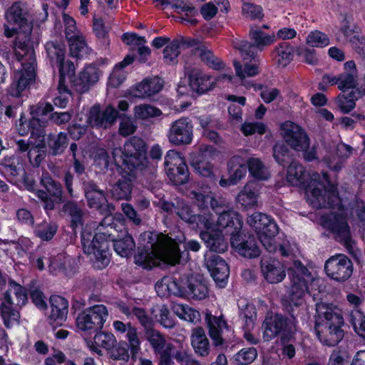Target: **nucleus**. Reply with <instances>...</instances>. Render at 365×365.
Masks as SVG:
<instances>
[{"instance_id":"774afa93","label":"nucleus","mask_w":365,"mask_h":365,"mask_svg":"<svg viewBox=\"0 0 365 365\" xmlns=\"http://www.w3.org/2000/svg\"><path fill=\"white\" fill-rule=\"evenodd\" d=\"M328 365H351L350 355L345 349H336L330 355Z\"/></svg>"},{"instance_id":"09e8293b","label":"nucleus","mask_w":365,"mask_h":365,"mask_svg":"<svg viewBox=\"0 0 365 365\" xmlns=\"http://www.w3.org/2000/svg\"><path fill=\"white\" fill-rule=\"evenodd\" d=\"M24 183L26 188L33 192L36 196L43 203V207L46 210H52L54 208L53 200L48 197L46 192L36 189V182L34 180L25 176Z\"/></svg>"},{"instance_id":"de8ad7c7","label":"nucleus","mask_w":365,"mask_h":365,"mask_svg":"<svg viewBox=\"0 0 365 365\" xmlns=\"http://www.w3.org/2000/svg\"><path fill=\"white\" fill-rule=\"evenodd\" d=\"M172 309L181 319L192 323H197L200 320V312L187 304L175 303L172 307Z\"/></svg>"},{"instance_id":"49530a36","label":"nucleus","mask_w":365,"mask_h":365,"mask_svg":"<svg viewBox=\"0 0 365 365\" xmlns=\"http://www.w3.org/2000/svg\"><path fill=\"white\" fill-rule=\"evenodd\" d=\"M68 41L70 53L73 57L83 58L92 52V50L88 46L83 35L68 39Z\"/></svg>"},{"instance_id":"37998d69","label":"nucleus","mask_w":365,"mask_h":365,"mask_svg":"<svg viewBox=\"0 0 365 365\" xmlns=\"http://www.w3.org/2000/svg\"><path fill=\"white\" fill-rule=\"evenodd\" d=\"M187 281L183 282L181 279L176 277L172 279H164L160 284H157V292L167 290L170 294L176 296H185Z\"/></svg>"},{"instance_id":"aec40b11","label":"nucleus","mask_w":365,"mask_h":365,"mask_svg":"<svg viewBox=\"0 0 365 365\" xmlns=\"http://www.w3.org/2000/svg\"><path fill=\"white\" fill-rule=\"evenodd\" d=\"M205 264L216 284L220 287H224L230 274L225 261L215 253L207 252L205 255Z\"/></svg>"},{"instance_id":"680f3d73","label":"nucleus","mask_w":365,"mask_h":365,"mask_svg":"<svg viewBox=\"0 0 365 365\" xmlns=\"http://www.w3.org/2000/svg\"><path fill=\"white\" fill-rule=\"evenodd\" d=\"M249 170L252 175L259 180H266L269 173L262 161L257 158H250L247 161Z\"/></svg>"},{"instance_id":"338daca9","label":"nucleus","mask_w":365,"mask_h":365,"mask_svg":"<svg viewBox=\"0 0 365 365\" xmlns=\"http://www.w3.org/2000/svg\"><path fill=\"white\" fill-rule=\"evenodd\" d=\"M349 322L354 331L361 337L365 339V315L359 310L351 312Z\"/></svg>"},{"instance_id":"6e6d98bb","label":"nucleus","mask_w":365,"mask_h":365,"mask_svg":"<svg viewBox=\"0 0 365 365\" xmlns=\"http://www.w3.org/2000/svg\"><path fill=\"white\" fill-rule=\"evenodd\" d=\"M57 230L58 225L55 222L43 221L36 227L34 232L41 240L48 241L53 237Z\"/></svg>"},{"instance_id":"7ed1b4c3","label":"nucleus","mask_w":365,"mask_h":365,"mask_svg":"<svg viewBox=\"0 0 365 365\" xmlns=\"http://www.w3.org/2000/svg\"><path fill=\"white\" fill-rule=\"evenodd\" d=\"M139 240L143 249L135 256L137 264L150 269L160 265L161 262L171 265L180 263V249L172 238L163 234L145 232L140 235Z\"/></svg>"},{"instance_id":"ea45409f","label":"nucleus","mask_w":365,"mask_h":365,"mask_svg":"<svg viewBox=\"0 0 365 365\" xmlns=\"http://www.w3.org/2000/svg\"><path fill=\"white\" fill-rule=\"evenodd\" d=\"M259 194L251 185L247 184L237 196V202L245 210L256 208L258 206Z\"/></svg>"},{"instance_id":"9d476101","label":"nucleus","mask_w":365,"mask_h":365,"mask_svg":"<svg viewBox=\"0 0 365 365\" xmlns=\"http://www.w3.org/2000/svg\"><path fill=\"white\" fill-rule=\"evenodd\" d=\"M4 16L8 24L17 25L19 28L15 43L20 37L22 42L31 45L30 35L33 26L26 5L21 1L15 2L6 11Z\"/></svg>"},{"instance_id":"5701e85b","label":"nucleus","mask_w":365,"mask_h":365,"mask_svg":"<svg viewBox=\"0 0 365 365\" xmlns=\"http://www.w3.org/2000/svg\"><path fill=\"white\" fill-rule=\"evenodd\" d=\"M212 217L213 216L212 215ZM213 220H215V219ZM242 227V220L240 215L237 212L230 210L222 211L219 214L216 222L214 221L212 229L217 227L220 231L224 230L227 234L231 235V237H233V235L240 233Z\"/></svg>"},{"instance_id":"473e14b6","label":"nucleus","mask_w":365,"mask_h":365,"mask_svg":"<svg viewBox=\"0 0 365 365\" xmlns=\"http://www.w3.org/2000/svg\"><path fill=\"white\" fill-rule=\"evenodd\" d=\"M163 84L160 78L145 79L131 89L130 93L135 98H144L158 93L163 88Z\"/></svg>"},{"instance_id":"4d7b16f0","label":"nucleus","mask_w":365,"mask_h":365,"mask_svg":"<svg viewBox=\"0 0 365 365\" xmlns=\"http://www.w3.org/2000/svg\"><path fill=\"white\" fill-rule=\"evenodd\" d=\"M68 138L65 133H60L58 135H50L48 138V145L54 155L61 154L67 144Z\"/></svg>"},{"instance_id":"39448f33","label":"nucleus","mask_w":365,"mask_h":365,"mask_svg":"<svg viewBox=\"0 0 365 365\" xmlns=\"http://www.w3.org/2000/svg\"><path fill=\"white\" fill-rule=\"evenodd\" d=\"M14 52L21 68L15 72L9 93L12 96H19L34 80L36 57L32 45L22 42L20 37L14 44Z\"/></svg>"},{"instance_id":"5fc2aeb1","label":"nucleus","mask_w":365,"mask_h":365,"mask_svg":"<svg viewBox=\"0 0 365 365\" xmlns=\"http://www.w3.org/2000/svg\"><path fill=\"white\" fill-rule=\"evenodd\" d=\"M177 345L168 344L167 349L172 351L173 357L181 365L184 364L185 361L189 359L192 355L189 354L188 346L186 344L180 341H176Z\"/></svg>"},{"instance_id":"b1692460","label":"nucleus","mask_w":365,"mask_h":365,"mask_svg":"<svg viewBox=\"0 0 365 365\" xmlns=\"http://www.w3.org/2000/svg\"><path fill=\"white\" fill-rule=\"evenodd\" d=\"M102 73L103 72L96 64L88 65L73 82L76 91L81 93L88 91L93 85L98 81Z\"/></svg>"},{"instance_id":"4c0bfd02","label":"nucleus","mask_w":365,"mask_h":365,"mask_svg":"<svg viewBox=\"0 0 365 365\" xmlns=\"http://www.w3.org/2000/svg\"><path fill=\"white\" fill-rule=\"evenodd\" d=\"M313 173L307 174L304 167L296 162L290 163L287 169V180L292 185H307L310 182V176Z\"/></svg>"},{"instance_id":"e433bc0d","label":"nucleus","mask_w":365,"mask_h":365,"mask_svg":"<svg viewBox=\"0 0 365 365\" xmlns=\"http://www.w3.org/2000/svg\"><path fill=\"white\" fill-rule=\"evenodd\" d=\"M85 195L88 205L92 208H100L106 202V198L104 192L98 188V186L92 181L83 183Z\"/></svg>"},{"instance_id":"72a5a7b5","label":"nucleus","mask_w":365,"mask_h":365,"mask_svg":"<svg viewBox=\"0 0 365 365\" xmlns=\"http://www.w3.org/2000/svg\"><path fill=\"white\" fill-rule=\"evenodd\" d=\"M200 238L210 249L209 252L222 253L227 249V244L225 240L222 231H204L200 233Z\"/></svg>"},{"instance_id":"bf43d9fd","label":"nucleus","mask_w":365,"mask_h":365,"mask_svg":"<svg viewBox=\"0 0 365 365\" xmlns=\"http://www.w3.org/2000/svg\"><path fill=\"white\" fill-rule=\"evenodd\" d=\"M41 183L51 195L58 200L59 202H62V190L61 185L54 181L47 173H43L41 178Z\"/></svg>"},{"instance_id":"f257e3e1","label":"nucleus","mask_w":365,"mask_h":365,"mask_svg":"<svg viewBox=\"0 0 365 365\" xmlns=\"http://www.w3.org/2000/svg\"><path fill=\"white\" fill-rule=\"evenodd\" d=\"M112 220V216H107L103 222L97 226L96 222H93L87 225L82 232L83 251L87 255L93 256L91 259L93 266L98 269H103L109 264L110 241L113 242L115 252L123 257L130 256L135 247L133 237L128 234L123 239H115V230L110 225Z\"/></svg>"},{"instance_id":"f03ea898","label":"nucleus","mask_w":365,"mask_h":365,"mask_svg":"<svg viewBox=\"0 0 365 365\" xmlns=\"http://www.w3.org/2000/svg\"><path fill=\"white\" fill-rule=\"evenodd\" d=\"M329 213L322 216L320 223L323 227L331 232L336 239L344 245L347 252L356 260L361 254L351 235L348 216L351 215L353 220L365 234V202L354 198L349 203V207H344L342 201L339 205L331 207Z\"/></svg>"},{"instance_id":"2eb2a0df","label":"nucleus","mask_w":365,"mask_h":365,"mask_svg":"<svg viewBox=\"0 0 365 365\" xmlns=\"http://www.w3.org/2000/svg\"><path fill=\"white\" fill-rule=\"evenodd\" d=\"M170 143L175 146L191 143L193 138V125L190 119L182 117L173 121L166 135Z\"/></svg>"},{"instance_id":"f704fd0d","label":"nucleus","mask_w":365,"mask_h":365,"mask_svg":"<svg viewBox=\"0 0 365 365\" xmlns=\"http://www.w3.org/2000/svg\"><path fill=\"white\" fill-rule=\"evenodd\" d=\"M191 51L195 56L200 59L210 68L215 70H221L224 68V63L217 57L214 56L212 52L208 50L204 45L196 41L195 46L190 47Z\"/></svg>"},{"instance_id":"20e7f679","label":"nucleus","mask_w":365,"mask_h":365,"mask_svg":"<svg viewBox=\"0 0 365 365\" xmlns=\"http://www.w3.org/2000/svg\"><path fill=\"white\" fill-rule=\"evenodd\" d=\"M314 330L319 339L327 346L337 344L344 337L341 326L344 319L340 309L333 304H316Z\"/></svg>"},{"instance_id":"8fccbe9b","label":"nucleus","mask_w":365,"mask_h":365,"mask_svg":"<svg viewBox=\"0 0 365 365\" xmlns=\"http://www.w3.org/2000/svg\"><path fill=\"white\" fill-rule=\"evenodd\" d=\"M207 295L208 289L205 284L195 279L187 280L185 296L195 300H202Z\"/></svg>"},{"instance_id":"4be33fe9","label":"nucleus","mask_w":365,"mask_h":365,"mask_svg":"<svg viewBox=\"0 0 365 365\" xmlns=\"http://www.w3.org/2000/svg\"><path fill=\"white\" fill-rule=\"evenodd\" d=\"M185 71L192 91L204 93L215 86L216 79L204 73L200 68L188 66L185 67Z\"/></svg>"},{"instance_id":"864d4df0","label":"nucleus","mask_w":365,"mask_h":365,"mask_svg":"<svg viewBox=\"0 0 365 365\" xmlns=\"http://www.w3.org/2000/svg\"><path fill=\"white\" fill-rule=\"evenodd\" d=\"M274 53H276L274 58L277 64L285 67L293 58L294 48L287 43H282L275 48Z\"/></svg>"},{"instance_id":"a18cd8bd","label":"nucleus","mask_w":365,"mask_h":365,"mask_svg":"<svg viewBox=\"0 0 365 365\" xmlns=\"http://www.w3.org/2000/svg\"><path fill=\"white\" fill-rule=\"evenodd\" d=\"M162 114V111L158 108L148 103L135 106L133 108L134 118L138 120H147L158 118Z\"/></svg>"},{"instance_id":"6ab92c4d","label":"nucleus","mask_w":365,"mask_h":365,"mask_svg":"<svg viewBox=\"0 0 365 365\" xmlns=\"http://www.w3.org/2000/svg\"><path fill=\"white\" fill-rule=\"evenodd\" d=\"M282 130L285 141L294 150L299 151L309 148V139L300 126L287 121L282 124Z\"/></svg>"},{"instance_id":"f8f14e48","label":"nucleus","mask_w":365,"mask_h":365,"mask_svg":"<svg viewBox=\"0 0 365 365\" xmlns=\"http://www.w3.org/2000/svg\"><path fill=\"white\" fill-rule=\"evenodd\" d=\"M108 317V312L103 304H97L78 314L77 327L82 331L96 332L101 330Z\"/></svg>"},{"instance_id":"1a4fd4ad","label":"nucleus","mask_w":365,"mask_h":365,"mask_svg":"<svg viewBox=\"0 0 365 365\" xmlns=\"http://www.w3.org/2000/svg\"><path fill=\"white\" fill-rule=\"evenodd\" d=\"M234 46L240 51L242 61H233L236 76L243 82L247 78H251L259 73V60L252 51V45L247 41L234 43Z\"/></svg>"},{"instance_id":"a211bd4d","label":"nucleus","mask_w":365,"mask_h":365,"mask_svg":"<svg viewBox=\"0 0 365 365\" xmlns=\"http://www.w3.org/2000/svg\"><path fill=\"white\" fill-rule=\"evenodd\" d=\"M296 326L294 318L289 322L280 314L267 316L263 324V339L269 341L285 329L292 331Z\"/></svg>"},{"instance_id":"69168bd1","label":"nucleus","mask_w":365,"mask_h":365,"mask_svg":"<svg viewBox=\"0 0 365 365\" xmlns=\"http://www.w3.org/2000/svg\"><path fill=\"white\" fill-rule=\"evenodd\" d=\"M47 54L51 61H56L57 64L65 56V45L58 42H48L46 45Z\"/></svg>"},{"instance_id":"ddd939ff","label":"nucleus","mask_w":365,"mask_h":365,"mask_svg":"<svg viewBox=\"0 0 365 365\" xmlns=\"http://www.w3.org/2000/svg\"><path fill=\"white\" fill-rule=\"evenodd\" d=\"M166 173L175 185H182L187 182L189 171L185 159L174 150H169L165 156Z\"/></svg>"},{"instance_id":"e2e57ef3","label":"nucleus","mask_w":365,"mask_h":365,"mask_svg":"<svg viewBox=\"0 0 365 365\" xmlns=\"http://www.w3.org/2000/svg\"><path fill=\"white\" fill-rule=\"evenodd\" d=\"M11 305L4 301L0 307L1 315L7 328H10L19 318V312L14 309Z\"/></svg>"},{"instance_id":"603ef678","label":"nucleus","mask_w":365,"mask_h":365,"mask_svg":"<svg viewBox=\"0 0 365 365\" xmlns=\"http://www.w3.org/2000/svg\"><path fill=\"white\" fill-rule=\"evenodd\" d=\"M195 171L201 176L210 177L213 173L214 165L204 154L199 155L192 162Z\"/></svg>"},{"instance_id":"0eeeda50","label":"nucleus","mask_w":365,"mask_h":365,"mask_svg":"<svg viewBox=\"0 0 365 365\" xmlns=\"http://www.w3.org/2000/svg\"><path fill=\"white\" fill-rule=\"evenodd\" d=\"M115 164L118 167L125 166L132 172L134 169H143L147 164L146 148L144 140L133 137L128 140L123 147L115 148L112 151Z\"/></svg>"},{"instance_id":"c756f323","label":"nucleus","mask_w":365,"mask_h":365,"mask_svg":"<svg viewBox=\"0 0 365 365\" xmlns=\"http://www.w3.org/2000/svg\"><path fill=\"white\" fill-rule=\"evenodd\" d=\"M206 322L209 328V335L215 346H222L225 343L223 336L228 327L222 317H216L210 314H206Z\"/></svg>"},{"instance_id":"393cba45","label":"nucleus","mask_w":365,"mask_h":365,"mask_svg":"<svg viewBox=\"0 0 365 365\" xmlns=\"http://www.w3.org/2000/svg\"><path fill=\"white\" fill-rule=\"evenodd\" d=\"M230 243L232 248L242 256L252 258L259 255L260 251L253 236L242 237L239 233L231 237Z\"/></svg>"},{"instance_id":"13d9d810","label":"nucleus","mask_w":365,"mask_h":365,"mask_svg":"<svg viewBox=\"0 0 365 365\" xmlns=\"http://www.w3.org/2000/svg\"><path fill=\"white\" fill-rule=\"evenodd\" d=\"M158 311V315H156L157 322L165 329H172L175 326V322L170 315L168 307L165 304L153 307L151 312Z\"/></svg>"},{"instance_id":"052dcab7","label":"nucleus","mask_w":365,"mask_h":365,"mask_svg":"<svg viewBox=\"0 0 365 365\" xmlns=\"http://www.w3.org/2000/svg\"><path fill=\"white\" fill-rule=\"evenodd\" d=\"M128 348H130L129 343L127 344L125 341H116L115 344L113 346L107 353L109 357L113 360L127 361L130 357Z\"/></svg>"},{"instance_id":"412c9836","label":"nucleus","mask_w":365,"mask_h":365,"mask_svg":"<svg viewBox=\"0 0 365 365\" xmlns=\"http://www.w3.org/2000/svg\"><path fill=\"white\" fill-rule=\"evenodd\" d=\"M116 307L128 319L135 318L144 331L154 327L155 321L144 308L138 307L131 302L125 303L124 302L117 303Z\"/></svg>"},{"instance_id":"a19ab883","label":"nucleus","mask_w":365,"mask_h":365,"mask_svg":"<svg viewBox=\"0 0 365 365\" xmlns=\"http://www.w3.org/2000/svg\"><path fill=\"white\" fill-rule=\"evenodd\" d=\"M74 259L65 253H59L56 256L51 255L50 263L48 267L51 273L65 272L72 271Z\"/></svg>"},{"instance_id":"0e129e2a","label":"nucleus","mask_w":365,"mask_h":365,"mask_svg":"<svg viewBox=\"0 0 365 365\" xmlns=\"http://www.w3.org/2000/svg\"><path fill=\"white\" fill-rule=\"evenodd\" d=\"M306 42L311 47L324 48L329 44L330 41L326 34L315 30L308 34Z\"/></svg>"},{"instance_id":"6e6552de","label":"nucleus","mask_w":365,"mask_h":365,"mask_svg":"<svg viewBox=\"0 0 365 365\" xmlns=\"http://www.w3.org/2000/svg\"><path fill=\"white\" fill-rule=\"evenodd\" d=\"M247 223L253 227L263 247L269 252H275L278 245L274 237L278 234L279 229L275 222L268 215L262 212H255L249 216Z\"/></svg>"},{"instance_id":"58836bf2","label":"nucleus","mask_w":365,"mask_h":365,"mask_svg":"<svg viewBox=\"0 0 365 365\" xmlns=\"http://www.w3.org/2000/svg\"><path fill=\"white\" fill-rule=\"evenodd\" d=\"M128 173L126 175H122L117 182L113 186L111 193L117 200H128L132 192L133 175Z\"/></svg>"},{"instance_id":"4468645a","label":"nucleus","mask_w":365,"mask_h":365,"mask_svg":"<svg viewBox=\"0 0 365 365\" xmlns=\"http://www.w3.org/2000/svg\"><path fill=\"white\" fill-rule=\"evenodd\" d=\"M324 270L329 278L339 282H343L352 275L353 264L346 255H335L326 261Z\"/></svg>"},{"instance_id":"c03bdc74","label":"nucleus","mask_w":365,"mask_h":365,"mask_svg":"<svg viewBox=\"0 0 365 365\" xmlns=\"http://www.w3.org/2000/svg\"><path fill=\"white\" fill-rule=\"evenodd\" d=\"M144 335L155 353H162L167 348L168 344L164 335L154 327L144 331Z\"/></svg>"},{"instance_id":"f3484780","label":"nucleus","mask_w":365,"mask_h":365,"mask_svg":"<svg viewBox=\"0 0 365 365\" xmlns=\"http://www.w3.org/2000/svg\"><path fill=\"white\" fill-rule=\"evenodd\" d=\"M175 213L185 222L197 227H204L207 230L214 226V220L209 212L195 215L190 207L183 202H178L175 208Z\"/></svg>"},{"instance_id":"9b49d317","label":"nucleus","mask_w":365,"mask_h":365,"mask_svg":"<svg viewBox=\"0 0 365 365\" xmlns=\"http://www.w3.org/2000/svg\"><path fill=\"white\" fill-rule=\"evenodd\" d=\"M289 274L292 280V300L302 299L309 292V284L315 285L319 282L312 275L308 269L299 261H294L289 268Z\"/></svg>"},{"instance_id":"a878e982","label":"nucleus","mask_w":365,"mask_h":365,"mask_svg":"<svg viewBox=\"0 0 365 365\" xmlns=\"http://www.w3.org/2000/svg\"><path fill=\"white\" fill-rule=\"evenodd\" d=\"M196 41L188 38L180 36L168 45L163 50V60L168 64L174 65L178 63V57L180 51L195 46Z\"/></svg>"},{"instance_id":"2f4dec72","label":"nucleus","mask_w":365,"mask_h":365,"mask_svg":"<svg viewBox=\"0 0 365 365\" xmlns=\"http://www.w3.org/2000/svg\"><path fill=\"white\" fill-rule=\"evenodd\" d=\"M190 341L195 354L199 357L206 358L210 354V344L202 328L197 327L192 330Z\"/></svg>"},{"instance_id":"3c124183","label":"nucleus","mask_w":365,"mask_h":365,"mask_svg":"<svg viewBox=\"0 0 365 365\" xmlns=\"http://www.w3.org/2000/svg\"><path fill=\"white\" fill-rule=\"evenodd\" d=\"M14 294L16 299V304L24 305L27 301L26 290L20 284L9 282V289L4 293V301L9 304H12L11 295Z\"/></svg>"},{"instance_id":"cd10ccee","label":"nucleus","mask_w":365,"mask_h":365,"mask_svg":"<svg viewBox=\"0 0 365 365\" xmlns=\"http://www.w3.org/2000/svg\"><path fill=\"white\" fill-rule=\"evenodd\" d=\"M114 331L118 334H125L130 352L135 355L140 349V341L138 337V329L130 322L124 323L120 320H115L113 322Z\"/></svg>"},{"instance_id":"7c9ffc66","label":"nucleus","mask_w":365,"mask_h":365,"mask_svg":"<svg viewBox=\"0 0 365 365\" xmlns=\"http://www.w3.org/2000/svg\"><path fill=\"white\" fill-rule=\"evenodd\" d=\"M189 197L200 210H203L210 205L213 210L217 212L218 202L208 187H201L190 191Z\"/></svg>"},{"instance_id":"c9c22d12","label":"nucleus","mask_w":365,"mask_h":365,"mask_svg":"<svg viewBox=\"0 0 365 365\" xmlns=\"http://www.w3.org/2000/svg\"><path fill=\"white\" fill-rule=\"evenodd\" d=\"M172 7L182 16L178 19L180 22L185 24L195 25L197 20L194 18L197 11L195 7L187 0H175L172 4Z\"/></svg>"},{"instance_id":"bb28decb","label":"nucleus","mask_w":365,"mask_h":365,"mask_svg":"<svg viewBox=\"0 0 365 365\" xmlns=\"http://www.w3.org/2000/svg\"><path fill=\"white\" fill-rule=\"evenodd\" d=\"M261 272L264 278L271 284L282 282L286 276L284 265L274 259H262Z\"/></svg>"},{"instance_id":"dca6fc26","label":"nucleus","mask_w":365,"mask_h":365,"mask_svg":"<svg viewBox=\"0 0 365 365\" xmlns=\"http://www.w3.org/2000/svg\"><path fill=\"white\" fill-rule=\"evenodd\" d=\"M117 116L118 112L113 106L102 109L99 105H94L88 112L86 123L92 128L107 129L114 124Z\"/></svg>"},{"instance_id":"79ce46f5","label":"nucleus","mask_w":365,"mask_h":365,"mask_svg":"<svg viewBox=\"0 0 365 365\" xmlns=\"http://www.w3.org/2000/svg\"><path fill=\"white\" fill-rule=\"evenodd\" d=\"M250 37L252 41V48L256 47L259 51H262L265 47L273 44L277 41V37L274 34H267L256 26H252L250 30Z\"/></svg>"},{"instance_id":"423d86ee","label":"nucleus","mask_w":365,"mask_h":365,"mask_svg":"<svg viewBox=\"0 0 365 365\" xmlns=\"http://www.w3.org/2000/svg\"><path fill=\"white\" fill-rule=\"evenodd\" d=\"M323 181L319 173L313 172L310 176V182L307 187V200L317 209L334 207L341 200L336 192V188L331 185L327 173H323Z\"/></svg>"},{"instance_id":"c85d7f7f","label":"nucleus","mask_w":365,"mask_h":365,"mask_svg":"<svg viewBox=\"0 0 365 365\" xmlns=\"http://www.w3.org/2000/svg\"><path fill=\"white\" fill-rule=\"evenodd\" d=\"M51 312L48 314L49 323L53 327L61 326L66 321L68 314V302L60 296L50 298Z\"/></svg>"}]
</instances>
